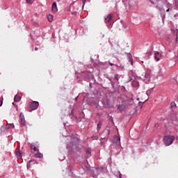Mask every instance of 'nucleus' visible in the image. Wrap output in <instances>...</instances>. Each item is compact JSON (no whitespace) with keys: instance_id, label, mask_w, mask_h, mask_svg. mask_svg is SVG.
<instances>
[{"instance_id":"obj_1","label":"nucleus","mask_w":178,"mask_h":178,"mask_svg":"<svg viewBox=\"0 0 178 178\" xmlns=\"http://www.w3.org/2000/svg\"><path fill=\"white\" fill-rule=\"evenodd\" d=\"M175 137L174 136H165L163 140V143L164 144L166 145V146H169L170 145H172V143H173V141L175 140Z\"/></svg>"},{"instance_id":"obj_2","label":"nucleus","mask_w":178,"mask_h":178,"mask_svg":"<svg viewBox=\"0 0 178 178\" xmlns=\"http://www.w3.org/2000/svg\"><path fill=\"white\" fill-rule=\"evenodd\" d=\"M38 106H39L38 102H31L29 104V108L31 111H35V110L38 109Z\"/></svg>"},{"instance_id":"obj_3","label":"nucleus","mask_w":178,"mask_h":178,"mask_svg":"<svg viewBox=\"0 0 178 178\" xmlns=\"http://www.w3.org/2000/svg\"><path fill=\"white\" fill-rule=\"evenodd\" d=\"M113 18V15L112 14H109L107 16L105 17L104 18V22L105 23H109L111 22Z\"/></svg>"},{"instance_id":"obj_4","label":"nucleus","mask_w":178,"mask_h":178,"mask_svg":"<svg viewBox=\"0 0 178 178\" xmlns=\"http://www.w3.org/2000/svg\"><path fill=\"white\" fill-rule=\"evenodd\" d=\"M131 85L134 88H138L140 86V83L138 81H137L136 79H134Z\"/></svg>"},{"instance_id":"obj_5","label":"nucleus","mask_w":178,"mask_h":178,"mask_svg":"<svg viewBox=\"0 0 178 178\" xmlns=\"http://www.w3.org/2000/svg\"><path fill=\"white\" fill-rule=\"evenodd\" d=\"M20 119H21V126L25 127L26 126L25 118L24 116H22V115H21Z\"/></svg>"},{"instance_id":"obj_6","label":"nucleus","mask_w":178,"mask_h":178,"mask_svg":"<svg viewBox=\"0 0 178 178\" xmlns=\"http://www.w3.org/2000/svg\"><path fill=\"white\" fill-rule=\"evenodd\" d=\"M124 108H125V106H123V104H119L118 106V110L122 113V111H124Z\"/></svg>"},{"instance_id":"obj_7","label":"nucleus","mask_w":178,"mask_h":178,"mask_svg":"<svg viewBox=\"0 0 178 178\" xmlns=\"http://www.w3.org/2000/svg\"><path fill=\"white\" fill-rule=\"evenodd\" d=\"M51 10H52L53 13H56V12L58 11L57 6H56V3L55 2L52 5Z\"/></svg>"},{"instance_id":"obj_8","label":"nucleus","mask_w":178,"mask_h":178,"mask_svg":"<svg viewBox=\"0 0 178 178\" xmlns=\"http://www.w3.org/2000/svg\"><path fill=\"white\" fill-rule=\"evenodd\" d=\"M21 99H22V97L19 96V95H16L15 96V97H14V101H15V102H20Z\"/></svg>"},{"instance_id":"obj_9","label":"nucleus","mask_w":178,"mask_h":178,"mask_svg":"<svg viewBox=\"0 0 178 178\" xmlns=\"http://www.w3.org/2000/svg\"><path fill=\"white\" fill-rule=\"evenodd\" d=\"M15 128L14 124H7L6 126V129H13Z\"/></svg>"},{"instance_id":"obj_10","label":"nucleus","mask_w":178,"mask_h":178,"mask_svg":"<svg viewBox=\"0 0 178 178\" xmlns=\"http://www.w3.org/2000/svg\"><path fill=\"white\" fill-rule=\"evenodd\" d=\"M31 163H33V164L35 163V161L33 160V161H30L28 163H27V169H30V168H31Z\"/></svg>"},{"instance_id":"obj_11","label":"nucleus","mask_w":178,"mask_h":178,"mask_svg":"<svg viewBox=\"0 0 178 178\" xmlns=\"http://www.w3.org/2000/svg\"><path fill=\"white\" fill-rule=\"evenodd\" d=\"M119 140H120V138H118L117 136H115L113 137V143H118Z\"/></svg>"},{"instance_id":"obj_12","label":"nucleus","mask_w":178,"mask_h":178,"mask_svg":"<svg viewBox=\"0 0 178 178\" xmlns=\"http://www.w3.org/2000/svg\"><path fill=\"white\" fill-rule=\"evenodd\" d=\"M53 18H54L53 15H47V19H48L49 22H52L53 21Z\"/></svg>"},{"instance_id":"obj_13","label":"nucleus","mask_w":178,"mask_h":178,"mask_svg":"<svg viewBox=\"0 0 178 178\" xmlns=\"http://www.w3.org/2000/svg\"><path fill=\"white\" fill-rule=\"evenodd\" d=\"M16 156L17 159H21L22 158V153L19 151L16 152Z\"/></svg>"},{"instance_id":"obj_14","label":"nucleus","mask_w":178,"mask_h":178,"mask_svg":"<svg viewBox=\"0 0 178 178\" xmlns=\"http://www.w3.org/2000/svg\"><path fill=\"white\" fill-rule=\"evenodd\" d=\"M30 147L31 149L33 150V152H35L37 150V147H35V145L31 144Z\"/></svg>"},{"instance_id":"obj_15","label":"nucleus","mask_w":178,"mask_h":178,"mask_svg":"<svg viewBox=\"0 0 178 178\" xmlns=\"http://www.w3.org/2000/svg\"><path fill=\"white\" fill-rule=\"evenodd\" d=\"M35 156L37 158H42L43 156V155L41 153H38V154H35Z\"/></svg>"},{"instance_id":"obj_16","label":"nucleus","mask_w":178,"mask_h":178,"mask_svg":"<svg viewBox=\"0 0 178 178\" xmlns=\"http://www.w3.org/2000/svg\"><path fill=\"white\" fill-rule=\"evenodd\" d=\"M151 56H152V51H149V52L146 54V56L147 57V58H149Z\"/></svg>"},{"instance_id":"obj_17","label":"nucleus","mask_w":178,"mask_h":178,"mask_svg":"<svg viewBox=\"0 0 178 178\" xmlns=\"http://www.w3.org/2000/svg\"><path fill=\"white\" fill-rule=\"evenodd\" d=\"M114 79L116 80V81H119V79H120V76L118 75V74H115L114 76Z\"/></svg>"},{"instance_id":"obj_18","label":"nucleus","mask_w":178,"mask_h":178,"mask_svg":"<svg viewBox=\"0 0 178 178\" xmlns=\"http://www.w3.org/2000/svg\"><path fill=\"white\" fill-rule=\"evenodd\" d=\"M27 3L32 4L34 3V0H26Z\"/></svg>"},{"instance_id":"obj_19","label":"nucleus","mask_w":178,"mask_h":178,"mask_svg":"<svg viewBox=\"0 0 178 178\" xmlns=\"http://www.w3.org/2000/svg\"><path fill=\"white\" fill-rule=\"evenodd\" d=\"M131 58H132V56L131 54H129V60H131V65H133L134 62H133V59Z\"/></svg>"},{"instance_id":"obj_20","label":"nucleus","mask_w":178,"mask_h":178,"mask_svg":"<svg viewBox=\"0 0 178 178\" xmlns=\"http://www.w3.org/2000/svg\"><path fill=\"white\" fill-rule=\"evenodd\" d=\"M102 127V123L99 122V124H97V129L99 130Z\"/></svg>"},{"instance_id":"obj_21","label":"nucleus","mask_w":178,"mask_h":178,"mask_svg":"<svg viewBox=\"0 0 178 178\" xmlns=\"http://www.w3.org/2000/svg\"><path fill=\"white\" fill-rule=\"evenodd\" d=\"M86 154H88V155H90V154H91V150L90 149H87L86 150Z\"/></svg>"},{"instance_id":"obj_22","label":"nucleus","mask_w":178,"mask_h":178,"mask_svg":"<svg viewBox=\"0 0 178 178\" xmlns=\"http://www.w3.org/2000/svg\"><path fill=\"white\" fill-rule=\"evenodd\" d=\"M133 80V78L131 76H129L128 79H127V82L129 83L130 81H131Z\"/></svg>"},{"instance_id":"obj_23","label":"nucleus","mask_w":178,"mask_h":178,"mask_svg":"<svg viewBox=\"0 0 178 178\" xmlns=\"http://www.w3.org/2000/svg\"><path fill=\"white\" fill-rule=\"evenodd\" d=\"M108 108H112L113 106V104H109V103H107Z\"/></svg>"},{"instance_id":"obj_24","label":"nucleus","mask_w":178,"mask_h":178,"mask_svg":"<svg viewBox=\"0 0 178 178\" xmlns=\"http://www.w3.org/2000/svg\"><path fill=\"white\" fill-rule=\"evenodd\" d=\"M145 103V102H140V104L139 106H140V108H143V104Z\"/></svg>"},{"instance_id":"obj_25","label":"nucleus","mask_w":178,"mask_h":178,"mask_svg":"<svg viewBox=\"0 0 178 178\" xmlns=\"http://www.w3.org/2000/svg\"><path fill=\"white\" fill-rule=\"evenodd\" d=\"M154 55L155 56H159V51L155 52Z\"/></svg>"},{"instance_id":"obj_26","label":"nucleus","mask_w":178,"mask_h":178,"mask_svg":"<svg viewBox=\"0 0 178 178\" xmlns=\"http://www.w3.org/2000/svg\"><path fill=\"white\" fill-rule=\"evenodd\" d=\"M155 59L157 62L159 61V58L158 57V56H155Z\"/></svg>"},{"instance_id":"obj_27","label":"nucleus","mask_w":178,"mask_h":178,"mask_svg":"<svg viewBox=\"0 0 178 178\" xmlns=\"http://www.w3.org/2000/svg\"><path fill=\"white\" fill-rule=\"evenodd\" d=\"M175 106V104L174 102L171 103L170 106L171 108H173Z\"/></svg>"},{"instance_id":"obj_28","label":"nucleus","mask_w":178,"mask_h":178,"mask_svg":"<svg viewBox=\"0 0 178 178\" xmlns=\"http://www.w3.org/2000/svg\"><path fill=\"white\" fill-rule=\"evenodd\" d=\"M176 33H177L176 41H177V40H178V30H177Z\"/></svg>"},{"instance_id":"obj_29","label":"nucleus","mask_w":178,"mask_h":178,"mask_svg":"<svg viewBox=\"0 0 178 178\" xmlns=\"http://www.w3.org/2000/svg\"><path fill=\"white\" fill-rule=\"evenodd\" d=\"M3 105V100H0V107Z\"/></svg>"},{"instance_id":"obj_30","label":"nucleus","mask_w":178,"mask_h":178,"mask_svg":"<svg viewBox=\"0 0 178 178\" xmlns=\"http://www.w3.org/2000/svg\"><path fill=\"white\" fill-rule=\"evenodd\" d=\"M109 65H110V66H113L114 65H113V63H109Z\"/></svg>"},{"instance_id":"obj_31","label":"nucleus","mask_w":178,"mask_h":178,"mask_svg":"<svg viewBox=\"0 0 178 178\" xmlns=\"http://www.w3.org/2000/svg\"><path fill=\"white\" fill-rule=\"evenodd\" d=\"M159 125L158 124H155V127H158Z\"/></svg>"},{"instance_id":"obj_32","label":"nucleus","mask_w":178,"mask_h":178,"mask_svg":"<svg viewBox=\"0 0 178 178\" xmlns=\"http://www.w3.org/2000/svg\"><path fill=\"white\" fill-rule=\"evenodd\" d=\"M83 1V3L85 4L86 0H82Z\"/></svg>"},{"instance_id":"obj_33","label":"nucleus","mask_w":178,"mask_h":178,"mask_svg":"<svg viewBox=\"0 0 178 178\" xmlns=\"http://www.w3.org/2000/svg\"><path fill=\"white\" fill-rule=\"evenodd\" d=\"M35 51H38V48L35 47Z\"/></svg>"},{"instance_id":"obj_34","label":"nucleus","mask_w":178,"mask_h":178,"mask_svg":"<svg viewBox=\"0 0 178 178\" xmlns=\"http://www.w3.org/2000/svg\"><path fill=\"white\" fill-rule=\"evenodd\" d=\"M72 14H73V15H76V12H74V13H73Z\"/></svg>"},{"instance_id":"obj_35","label":"nucleus","mask_w":178,"mask_h":178,"mask_svg":"<svg viewBox=\"0 0 178 178\" xmlns=\"http://www.w3.org/2000/svg\"><path fill=\"white\" fill-rule=\"evenodd\" d=\"M169 10H170V9L168 8L166 11H167V12H169Z\"/></svg>"},{"instance_id":"obj_36","label":"nucleus","mask_w":178,"mask_h":178,"mask_svg":"<svg viewBox=\"0 0 178 178\" xmlns=\"http://www.w3.org/2000/svg\"><path fill=\"white\" fill-rule=\"evenodd\" d=\"M17 111H18V107H16Z\"/></svg>"},{"instance_id":"obj_37","label":"nucleus","mask_w":178,"mask_h":178,"mask_svg":"<svg viewBox=\"0 0 178 178\" xmlns=\"http://www.w3.org/2000/svg\"><path fill=\"white\" fill-rule=\"evenodd\" d=\"M160 57H162V54H160Z\"/></svg>"},{"instance_id":"obj_38","label":"nucleus","mask_w":178,"mask_h":178,"mask_svg":"<svg viewBox=\"0 0 178 178\" xmlns=\"http://www.w3.org/2000/svg\"><path fill=\"white\" fill-rule=\"evenodd\" d=\"M120 178H122V176H121V175H120Z\"/></svg>"},{"instance_id":"obj_39","label":"nucleus","mask_w":178,"mask_h":178,"mask_svg":"<svg viewBox=\"0 0 178 178\" xmlns=\"http://www.w3.org/2000/svg\"><path fill=\"white\" fill-rule=\"evenodd\" d=\"M58 2L60 1H61V0H57Z\"/></svg>"},{"instance_id":"obj_40","label":"nucleus","mask_w":178,"mask_h":178,"mask_svg":"<svg viewBox=\"0 0 178 178\" xmlns=\"http://www.w3.org/2000/svg\"><path fill=\"white\" fill-rule=\"evenodd\" d=\"M156 8H158V6H156Z\"/></svg>"}]
</instances>
